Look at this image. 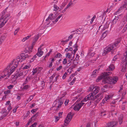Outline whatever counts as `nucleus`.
Instances as JSON below:
<instances>
[{
	"mask_svg": "<svg viewBox=\"0 0 127 127\" xmlns=\"http://www.w3.org/2000/svg\"><path fill=\"white\" fill-rule=\"evenodd\" d=\"M108 113H109V112L108 111H103V112H101V113L100 114V115L102 116H105Z\"/></svg>",
	"mask_w": 127,
	"mask_h": 127,
	"instance_id": "a878e982",
	"label": "nucleus"
},
{
	"mask_svg": "<svg viewBox=\"0 0 127 127\" xmlns=\"http://www.w3.org/2000/svg\"><path fill=\"white\" fill-rule=\"evenodd\" d=\"M19 28H17V29L15 30V31H14V34L15 35H16L17 34V33L19 31Z\"/></svg>",
	"mask_w": 127,
	"mask_h": 127,
	"instance_id": "a18cd8bd",
	"label": "nucleus"
},
{
	"mask_svg": "<svg viewBox=\"0 0 127 127\" xmlns=\"http://www.w3.org/2000/svg\"><path fill=\"white\" fill-rule=\"evenodd\" d=\"M37 116V114H35L34 115H33L31 119L29 120V121L27 123V124L28 125H29L30 124V123L32 121V118L34 117H35V118L36 117V116Z\"/></svg>",
	"mask_w": 127,
	"mask_h": 127,
	"instance_id": "393cba45",
	"label": "nucleus"
},
{
	"mask_svg": "<svg viewBox=\"0 0 127 127\" xmlns=\"http://www.w3.org/2000/svg\"><path fill=\"white\" fill-rule=\"evenodd\" d=\"M41 50V49H38V52L36 54V55L39 57L41 56L43 54V52Z\"/></svg>",
	"mask_w": 127,
	"mask_h": 127,
	"instance_id": "a211bd4d",
	"label": "nucleus"
},
{
	"mask_svg": "<svg viewBox=\"0 0 127 127\" xmlns=\"http://www.w3.org/2000/svg\"><path fill=\"white\" fill-rule=\"evenodd\" d=\"M24 76V75L23 74L22 72H21L18 74L17 77L18 78L20 77V78H23Z\"/></svg>",
	"mask_w": 127,
	"mask_h": 127,
	"instance_id": "c756f323",
	"label": "nucleus"
},
{
	"mask_svg": "<svg viewBox=\"0 0 127 127\" xmlns=\"http://www.w3.org/2000/svg\"><path fill=\"white\" fill-rule=\"evenodd\" d=\"M54 9L53 10L55 11H57L59 9V7L56 5H54L53 6Z\"/></svg>",
	"mask_w": 127,
	"mask_h": 127,
	"instance_id": "7c9ffc66",
	"label": "nucleus"
},
{
	"mask_svg": "<svg viewBox=\"0 0 127 127\" xmlns=\"http://www.w3.org/2000/svg\"><path fill=\"white\" fill-rule=\"evenodd\" d=\"M77 47H76L75 48V49L74 50L73 52H74V54L76 53V51L77 50Z\"/></svg>",
	"mask_w": 127,
	"mask_h": 127,
	"instance_id": "69168bd1",
	"label": "nucleus"
},
{
	"mask_svg": "<svg viewBox=\"0 0 127 127\" xmlns=\"http://www.w3.org/2000/svg\"><path fill=\"white\" fill-rule=\"evenodd\" d=\"M95 54V53L93 52L92 53H89L88 54V56H90V57H92L94 56Z\"/></svg>",
	"mask_w": 127,
	"mask_h": 127,
	"instance_id": "79ce46f5",
	"label": "nucleus"
},
{
	"mask_svg": "<svg viewBox=\"0 0 127 127\" xmlns=\"http://www.w3.org/2000/svg\"><path fill=\"white\" fill-rule=\"evenodd\" d=\"M120 42V40H117L115 42L114 44H111L107 46L102 53V55H105L110 51L113 52V51L116 49Z\"/></svg>",
	"mask_w": 127,
	"mask_h": 127,
	"instance_id": "f257e3e1",
	"label": "nucleus"
},
{
	"mask_svg": "<svg viewBox=\"0 0 127 127\" xmlns=\"http://www.w3.org/2000/svg\"><path fill=\"white\" fill-rule=\"evenodd\" d=\"M109 32L108 31H106L104 32L103 33L101 37V38L102 39H103L107 35L108 33Z\"/></svg>",
	"mask_w": 127,
	"mask_h": 127,
	"instance_id": "412c9836",
	"label": "nucleus"
},
{
	"mask_svg": "<svg viewBox=\"0 0 127 127\" xmlns=\"http://www.w3.org/2000/svg\"><path fill=\"white\" fill-rule=\"evenodd\" d=\"M6 21L5 20H4L3 19H0V23H1L0 24V28H1L3 27L6 23Z\"/></svg>",
	"mask_w": 127,
	"mask_h": 127,
	"instance_id": "f3484780",
	"label": "nucleus"
},
{
	"mask_svg": "<svg viewBox=\"0 0 127 127\" xmlns=\"http://www.w3.org/2000/svg\"><path fill=\"white\" fill-rule=\"evenodd\" d=\"M31 65L30 64L25 65L23 68V69H29L31 67Z\"/></svg>",
	"mask_w": 127,
	"mask_h": 127,
	"instance_id": "72a5a7b5",
	"label": "nucleus"
},
{
	"mask_svg": "<svg viewBox=\"0 0 127 127\" xmlns=\"http://www.w3.org/2000/svg\"><path fill=\"white\" fill-rule=\"evenodd\" d=\"M117 124L115 122H113L108 123V127H115Z\"/></svg>",
	"mask_w": 127,
	"mask_h": 127,
	"instance_id": "6ab92c4d",
	"label": "nucleus"
},
{
	"mask_svg": "<svg viewBox=\"0 0 127 127\" xmlns=\"http://www.w3.org/2000/svg\"><path fill=\"white\" fill-rule=\"evenodd\" d=\"M67 62V60L66 58H64V59L63 61V64H65Z\"/></svg>",
	"mask_w": 127,
	"mask_h": 127,
	"instance_id": "58836bf2",
	"label": "nucleus"
},
{
	"mask_svg": "<svg viewBox=\"0 0 127 127\" xmlns=\"http://www.w3.org/2000/svg\"><path fill=\"white\" fill-rule=\"evenodd\" d=\"M126 92L125 91H124L122 93V98H123L124 97V96L126 95Z\"/></svg>",
	"mask_w": 127,
	"mask_h": 127,
	"instance_id": "4d7b16f0",
	"label": "nucleus"
},
{
	"mask_svg": "<svg viewBox=\"0 0 127 127\" xmlns=\"http://www.w3.org/2000/svg\"><path fill=\"white\" fill-rule=\"evenodd\" d=\"M109 22H106V24H105L104 25V28H108L109 26Z\"/></svg>",
	"mask_w": 127,
	"mask_h": 127,
	"instance_id": "f704fd0d",
	"label": "nucleus"
},
{
	"mask_svg": "<svg viewBox=\"0 0 127 127\" xmlns=\"http://www.w3.org/2000/svg\"><path fill=\"white\" fill-rule=\"evenodd\" d=\"M97 71L96 70H95L93 72L92 74L91 75V76L92 77H95L96 76V73Z\"/></svg>",
	"mask_w": 127,
	"mask_h": 127,
	"instance_id": "cd10ccee",
	"label": "nucleus"
},
{
	"mask_svg": "<svg viewBox=\"0 0 127 127\" xmlns=\"http://www.w3.org/2000/svg\"><path fill=\"white\" fill-rule=\"evenodd\" d=\"M103 94L102 93L99 94L95 96H94L93 97L94 98V100L95 99H97L96 102L98 103L103 98Z\"/></svg>",
	"mask_w": 127,
	"mask_h": 127,
	"instance_id": "9b49d317",
	"label": "nucleus"
},
{
	"mask_svg": "<svg viewBox=\"0 0 127 127\" xmlns=\"http://www.w3.org/2000/svg\"><path fill=\"white\" fill-rule=\"evenodd\" d=\"M113 96V95H106L104 99L102 100V102L104 104L106 102V101H109L112 99Z\"/></svg>",
	"mask_w": 127,
	"mask_h": 127,
	"instance_id": "f8f14e48",
	"label": "nucleus"
},
{
	"mask_svg": "<svg viewBox=\"0 0 127 127\" xmlns=\"http://www.w3.org/2000/svg\"><path fill=\"white\" fill-rule=\"evenodd\" d=\"M93 90V92L90 94H92V96L94 97V96H95L99 92V88L98 87L95 86Z\"/></svg>",
	"mask_w": 127,
	"mask_h": 127,
	"instance_id": "4468645a",
	"label": "nucleus"
},
{
	"mask_svg": "<svg viewBox=\"0 0 127 127\" xmlns=\"http://www.w3.org/2000/svg\"><path fill=\"white\" fill-rule=\"evenodd\" d=\"M8 66L3 71V73L4 75H3L4 77L6 75H8V76H10L14 71H11V69H10Z\"/></svg>",
	"mask_w": 127,
	"mask_h": 127,
	"instance_id": "0eeeda50",
	"label": "nucleus"
},
{
	"mask_svg": "<svg viewBox=\"0 0 127 127\" xmlns=\"http://www.w3.org/2000/svg\"><path fill=\"white\" fill-rule=\"evenodd\" d=\"M65 56L66 58H68L69 59H70L71 58L72 56L70 55V54L69 53H67L66 54Z\"/></svg>",
	"mask_w": 127,
	"mask_h": 127,
	"instance_id": "c85d7f7f",
	"label": "nucleus"
},
{
	"mask_svg": "<svg viewBox=\"0 0 127 127\" xmlns=\"http://www.w3.org/2000/svg\"><path fill=\"white\" fill-rule=\"evenodd\" d=\"M39 67L36 68L35 69H33L32 71V74L34 75L36 73H38L40 72V70H39Z\"/></svg>",
	"mask_w": 127,
	"mask_h": 127,
	"instance_id": "4be33fe9",
	"label": "nucleus"
},
{
	"mask_svg": "<svg viewBox=\"0 0 127 127\" xmlns=\"http://www.w3.org/2000/svg\"><path fill=\"white\" fill-rule=\"evenodd\" d=\"M29 57V56L28 55H25L24 54H21L20 55L18 56L15 60L18 63L19 62H21L24 60H25L26 58Z\"/></svg>",
	"mask_w": 127,
	"mask_h": 127,
	"instance_id": "39448f33",
	"label": "nucleus"
},
{
	"mask_svg": "<svg viewBox=\"0 0 127 127\" xmlns=\"http://www.w3.org/2000/svg\"><path fill=\"white\" fill-rule=\"evenodd\" d=\"M11 91L9 90H7L5 91L4 92V93L5 95H7L10 93Z\"/></svg>",
	"mask_w": 127,
	"mask_h": 127,
	"instance_id": "37998d69",
	"label": "nucleus"
},
{
	"mask_svg": "<svg viewBox=\"0 0 127 127\" xmlns=\"http://www.w3.org/2000/svg\"><path fill=\"white\" fill-rule=\"evenodd\" d=\"M0 113L2 114L1 117H2V118H3L5 117L8 113L5 109H4L1 110Z\"/></svg>",
	"mask_w": 127,
	"mask_h": 127,
	"instance_id": "dca6fc26",
	"label": "nucleus"
},
{
	"mask_svg": "<svg viewBox=\"0 0 127 127\" xmlns=\"http://www.w3.org/2000/svg\"><path fill=\"white\" fill-rule=\"evenodd\" d=\"M73 116L72 114L71 113L69 112L68 113L64 120V125L65 126H67L68 124Z\"/></svg>",
	"mask_w": 127,
	"mask_h": 127,
	"instance_id": "1a4fd4ad",
	"label": "nucleus"
},
{
	"mask_svg": "<svg viewBox=\"0 0 127 127\" xmlns=\"http://www.w3.org/2000/svg\"><path fill=\"white\" fill-rule=\"evenodd\" d=\"M34 96V95H33L30 96L28 100V102L29 101H31L33 99Z\"/></svg>",
	"mask_w": 127,
	"mask_h": 127,
	"instance_id": "a19ab883",
	"label": "nucleus"
},
{
	"mask_svg": "<svg viewBox=\"0 0 127 127\" xmlns=\"http://www.w3.org/2000/svg\"><path fill=\"white\" fill-rule=\"evenodd\" d=\"M55 122H57L59 119V118L57 116L55 117Z\"/></svg>",
	"mask_w": 127,
	"mask_h": 127,
	"instance_id": "603ef678",
	"label": "nucleus"
},
{
	"mask_svg": "<svg viewBox=\"0 0 127 127\" xmlns=\"http://www.w3.org/2000/svg\"><path fill=\"white\" fill-rule=\"evenodd\" d=\"M73 68H74L73 67H70L68 69V72L69 71H72L73 70Z\"/></svg>",
	"mask_w": 127,
	"mask_h": 127,
	"instance_id": "052dcab7",
	"label": "nucleus"
},
{
	"mask_svg": "<svg viewBox=\"0 0 127 127\" xmlns=\"http://www.w3.org/2000/svg\"><path fill=\"white\" fill-rule=\"evenodd\" d=\"M52 50H50V51L49 52H48L47 54L45 56V58L46 57H48L50 55V54L51 53V52H52Z\"/></svg>",
	"mask_w": 127,
	"mask_h": 127,
	"instance_id": "49530a36",
	"label": "nucleus"
},
{
	"mask_svg": "<svg viewBox=\"0 0 127 127\" xmlns=\"http://www.w3.org/2000/svg\"><path fill=\"white\" fill-rule=\"evenodd\" d=\"M32 35L31 34H29L28 36H27L26 37H25V38L26 40H27L28 39H29L30 37H31L32 36Z\"/></svg>",
	"mask_w": 127,
	"mask_h": 127,
	"instance_id": "bf43d9fd",
	"label": "nucleus"
},
{
	"mask_svg": "<svg viewBox=\"0 0 127 127\" xmlns=\"http://www.w3.org/2000/svg\"><path fill=\"white\" fill-rule=\"evenodd\" d=\"M63 66L62 65L60 66L59 67L56 68V70L57 71H59L62 68Z\"/></svg>",
	"mask_w": 127,
	"mask_h": 127,
	"instance_id": "8fccbe9b",
	"label": "nucleus"
},
{
	"mask_svg": "<svg viewBox=\"0 0 127 127\" xmlns=\"http://www.w3.org/2000/svg\"><path fill=\"white\" fill-rule=\"evenodd\" d=\"M115 68V66L114 65L112 64H110L108 68L107 69V70H112Z\"/></svg>",
	"mask_w": 127,
	"mask_h": 127,
	"instance_id": "5701e85b",
	"label": "nucleus"
},
{
	"mask_svg": "<svg viewBox=\"0 0 127 127\" xmlns=\"http://www.w3.org/2000/svg\"><path fill=\"white\" fill-rule=\"evenodd\" d=\"M71 64L68 63H67L65 67V68H68Z\"/></svg>",
	"mask_w": 127,
	"mask_h": 127,
	"instance_id": "09e8293b",
	"label": "nucleus"
},
{
	"mask_svg": "<svg viewBox=\"0 0 127 127\" xmlns=\"http://www.w3.org/2000/svg\"><path fill=\"white\" fill-rule=\"evenodd\" d=\"M125 8L126 10L127 9V5L125 3L119 9L118 11L115 13V14L117 15L120 13L123 9Z\"/></svg>",
	"mask_w": 127,
	"mask_h": 127,
	"instance_id": "2eb2a0df",
	"label": "nucleus"
},
{
	"mask_svg": "<svg viewBox=\"0 0 127 127\" xmlns=\"http://www.w3.org/2000/svg\"><path fill=\"white\" fill-rule=\"evenodd\" d=\"M84 104V103H81V102L76 104L74 107V110L75 111H79L82 106Z\"/></svg>",
	"mask_w": 127,
	"mask_h": 127,
	"instance_id": "ddd939ff",
	"label": "nucleus"
},
{
	"mask_svg": "<svg viewBox=\"0 0 127 127\" xmlns=\"http://www.w3.org/2000/svg\"><path fill=\"white\" fill-rule=\"evenodd\" d=\"M18 64V63L15 59H14L8 66L10 69H11L12 71H14Z\"/></svg>",
	"mask_w": 127,
	"mask_h": 127,
	"instance_id": "423d86ee",
	"label": "nucleus"
},
{
	"mask_svg": "<svg viewBox=\"0 0 127 127\" xmlns=\"http://www.w3.org/2000/svg\"><path fill=\"white\" fill-rule=\"evenodd\" d=\"M77 60H74L73 61V64L74 65V66H73V68L75 67V66L77 65L78 63V62L77 61Z\"/></svg>",
	"mask_w": 127,
	"mask_h": 127,
	"instance_id": "473e14b6",
	"label": "nucleus"
},
{
	"mask_svg": "<svg viewBox=\"0 0 127 127\" xmlns=\"http://www.w3.org/2000/svg\"><path fill=\"white\" fill-rule=\"evenodd\" d=\"M37 110V109H33L31 110V112L33 114L34 113L36 112V111Z\"/></svg>",
	"mask_w": 127,
	"mask_h": 127,
	"instance_id": "0e129e2a",
	"label": "nucleus"
},
{
	"mask_svg": "<svg viewBox=\"0 0 127 127\" xmlns=\"http://www.w3.org/2000/svg\"><path fill=\"white\" fill-rule=\"evenodd\" d=\"M111 72H104L102 75L100 76L96 80V82H98L101 79H103L102 82L104 83L103 81L105 78H106V77H107V76H108L110 74H111Z\"/></svg>",
	"mask_w": 127,
	"mask_h": 127,
	"instance_id": "6e6552de",
	"label": "nucleus"
},
{
	"mask_svg": "<svg viewBox=\"0 0 127 127\" xmlns=\"http://www.w3.org/2000/svg\"><path fill=\"white\" fill-rule=\"evenodd\" d=\"M96 16L95 15H94L93 17V18H92L91 20V21L90 22L91 23H92L93 22L95 19V18Z\"/></svg>",
	"mask_w": 127,
	"mask_h": 127,
	"instance_id": "3c124183",
	"label": "nucleus"
},
{
	"mask_svg": "<svg viewBox=\"0 0 127 127\" xmlns=\"http://www.w3.org/2000/svg\"><path fill=\"white\" fill-rule=\"evenodd\" d=\"M14 86L13 85H10L9 86H7V88L9 90H10Z\"/></svg>",
	"mask_w": 127,
	"mask_h": 127,
	"instance_id": "c03bdc74",
	"label": "nucleus"
},
{
	"mask_svg": "<svg viewBox=\"0 0 127 127\" xmlns=\"http://www.w3.org/2000/svg\"><path fill=\"white\" fill-rule=\"evenodd\" d=\"M39 38L38 35H35L33 39V44H34L35 41H37Z\"/></svg>",
	"mask_w": 127,
	"mask_h": 127,
	"instance_id": "bb28decb",
	"label": "nucleus"
},
{
	"mask_svg": "<svg viewBox=\"0 0 127 127\" xmlns=\"http://www.w3.org/2000/svg\"><path fill=\"white\" fill-rule=\"evenodd\" d=\"M62 15L60 14L59 16L56 18L57 16L56 15H54L52 13L50 14L48 17L46 19V21L48 22L49 24L51 21L52 22L51 24H56L62 16Z\"/></svg>",
	"mask_w": 127,
	"mask_h": 127,
	"instance_id": "7ed1b4c3",
	"label": "nucleus"
},
{
	"mask_svg": "<svg viewBox=\"0 0 127 127\" xmlns=\"http://www.w3.org/2000/svg\"><path fill=\"white\" fill-rule=\"evenodd\" d=\"M12 107L11 106V105H9L7 108V109L8 110L9 112L10 111Z\"/></svg>",
	"mask_w": 127,
	"mask_h": 127,
	"instance_id": "338daca9",
	"label": "nucleus"
},
{
	"mask_svg": "<svg viewBox=\"0 0 127 127\" xmlns=\"http://www.w3.org/2000/svg\"><path fill=\"white\" fill-rule=\"evenodd\" d=\"M5 37L4 36H2L0 38V44H2V43L4 40Z\"/></svg>",
	"mask_w": 127,
	"mask_h": 127,
	"instance_id": "2f4dec72",
	"label": "nucleus"
},
{
	"mask_svg": "<svg viewBox=\"0 0 127 127\" xmlns=\"http://www.w3.org/2000/svg\"><path fill=\"white\" fill-rule=\"evenodd\" d=\"M37 56V55H36H36H34L33 57H32L31 59V61H33L34 60V59Z\"/></svg>",
	"mask_w": 127,
	"mask_h": 127,
	"instance_id": "864d4df0",
	"label": "nucleus"
},
{
	"mask_svg": "<svg viewBox=\"0 0 127 127\" xmlns=\"http://www.w3.org/2000/svg\"><path fill=\"white\" fill-rule=\"evenodd\" d=\"M83 67H80L79 68H78L77 69V71L78 72L79 71H80L82 69H83Z\"/></svg>",
	"mask_w": 127,
	"mask_h": 127,
	"instance_id": "680f3d73",
	"label": "nucleus"
},
{
	"mask_svg": "<svg viewBox=\"0 0 127 127\" xmlns=\"http://www.w3.org/2000/svg\"><path fill=\"white\" fill-rule=\"evenodd\" d=\"M123 116L122 115H120L119 118V124L120 125L123 122Z\"/></svg>",
	"mask_w": 127,
	"mask_h": 127,
	"instance_id": "b1692460",
	"label": "nucleus"
},
{
	"mask_svg": "<svg viewBox=\"0 0 127 127\" xmlns=\"http://www.w3.org/2000/svg\"><path fill=\"white\" fill-rule=\"evenodd\" d=\"M69 101V100L68 99L66 100L64 102V104L66 105H67Z\"/></svg>",
	"mask_w": 127,
	"mask_h": 127,
	"instance_id": "e2e57ef3",
	"label": "nucleus"
},
{
	"mask_svg": "<svg viewBox=\"0 0 127 127\" xmlns=\"http://www.w3.org/2000/svg\"><path fill=\"white\" fill-rule=\"evenodd\" d=\"M56 76L55 74H53L52 76H51L50 78V81H52L53 79V78H54Z\"/></svg>",
	"mask_w": 127,
	"mask_h": 127,
	"instance_id": "ea45409f",
	"label": "nucleus"
},
{
	"mask_svg": "<svg viewBox=\"0 0 127 127\" xmlns=\"http://www.w3.org/2000/svg\"><path fill=\"white\" fill-rule=\"evenodd\" d=\"M65 92H61L60 98L59 100L56 99L54 102V104L55 106H57L58 108H60L64 101V99L63 98L66 95Z\"/></svg>",
	"mask_w": 127,
	"mask_h": 127,
	"instance_id": "f03ea898",
	"label": "nucleus"
},
{
	"mask_svg": "<svg viewBox=\"0 0 127 127\" xmlns=\"http://www.w3.org/2000/svg\"><path fill=\"white\" fill-rule=\"evenodd\" d=\"M10 101H7L5 104V105H11V104L10 103Z\"/></svg>",
	"mask_w": 127,
	"mask_h": 127,
	"instance_id": "de8ad7c7",
	"label": "nucleus"
},
{
	"mask_svg": "<svg viewBox=\"0 0 127 127\" xmlns=\"http://www.w3.org/2000/svg\"><path fill=\"white\" fill-rule=\"evenodd\" d=\"M62 55L60 53H58L55 56V58H61L62 57Z\"/></svg>",
	"mask_w": 127,
	"mask_h": 127,
	"instance_id": "4c0bfd02",
	"label": "nucleus"
},
{
	"mask_svg": "<svg viewBox=\"0 0 127 127\" xmlns=\"http://www.w3.org/2000/svg\"><path fill=\"white\" fill-rule=\"evenodd\" d=\"M37 125V123L35 122L32 125V126L33 127H35Z\"/></svg>",
	"mask_w": 127,
	"mask_h": 127,
	"instance_id": "774afa93",
	"label": "nucleus"
},
{
	"mask_svg": "<svg viewBox=\"0 0 127 127\" xmlns=\"http://www.w3.org/2000/svg\"><path fill=\"white\" fill-rule=\"evenodd\" d=\"M72 4V3L71 1L67 5L66 7L68 8V7L70 6V5H71Z\"/></svg>",
	"mask_w": 127,
	"mask_h": 127,
	"instance_id": "13d9d810",
	"label": "nucleus"
},
{
	"mask_svg": "<svg viewBox=\"0 0 127 127\" xmlns=\"http://www.w3.org/2000/svg\"><path fill=\"white\" fill-rule=\"evenodd\" d=\"M59 75H57L55 76V79L54 80V81L55 82L57 81L58 77H59Z\"/></svg>",
	"mask_w": 127,
	"mask_h": 127,
	"instance_id": "6e6d98bb",
	"label": "nucleus"
},
{
	"mask_svg": "<svg viewBox=\"0 0 127 127\" xmlns=\"http://www.w3.org/2000/svg\"><path fill=\"white\" fill-rule=\"evenodd\" d=\"M23 87L22 89L23 91H24L25 90H29L30 88V86L29 85H25L24 84H23Z\"/></svg>",
	"mask_w": 127,
	"mask_h": 127,
	"instance_id": "aec40b11",
	"label": "nucleus"
},
{
	"mask_svg": "<svg viewBox=\"0 0 127 127\" xmlns=\"http://www.w3.org/2000/svg\"><path fill=\"white\" fill-rule=\"evenodd\" d=\"M118 21V19H114L112 21V25H113L115 24Z\"/></svg>",
	"mask_w": 127,
	"mask_h": 127,
	"instance_id": "c9c22d12",
	"label": "nucleus"
},
{
	"mask_svg": "<svg viewBox=\"0 0 127 127\" xmlns=\"http://www.w3.org/2000/svg\"><path fill=\"white\" fill-rule=\"evenodd\" d=\"M67 75V73L66 72H65L64 73L62 77V78L63 79H65L66 76Z\"/></svg>",
	"mask_w": 127,
	"mask_h": 127,
	"instance_id": "5fc2aeb1",
	"label": "nucleus"
},
{
	"mask_svg": "<svg viewBox=\"0 0 127 127\" xmlns=\"http://www.w3.org/2000/svg\"><path fill=\"white\" fill-rule=\"evenodd\" d=\"M92 94H89L87 96L85 97L81 101V103H84V102H86L88 100L91 99L92 100H94V98L92 96Z\"/></svg>",
	"mask_w": 127,
	"mask_h": 127,
	"instance_id": "9d476101",
	"label": "nucleus"
},
{
	"mask_svg": "<svg viewBox=\"0 0 127 127\" xmlns=\"http://www.w3.org/2000/svg\"><path fill=\"white\" fill-rule=\"evenodd\" d=\"M118 80V78L116 76L113 77H109L107 76L104 79L103 81L104 83L105 84L107 83L112 84H115Z\"/></svg>",
	"mask_w": 127,
	"mask_h": 127,
	"instance_id": "20e7f679",
	"label": "nucleus"
},
{
	"mask_svg": "<svg viewBox=\"0 0 127 127\" xmlns=\"http://www.w3.org/2000/svg\"><path fill=\"white\" fill-rule=\"evenodd\" d=\"M72 50H73V49L71 47H70V48H66L65 49V51L66 52H67L69 51H71Z\"/></svg>",
	"mask_w": 127,
	"mask_h": 127,
	"instance_id": "e433bc0d",
	"label": "nucleus"
}]
</instances>
